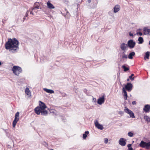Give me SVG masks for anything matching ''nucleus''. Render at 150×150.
Segmentation results:
<instances>
[{
	"label": "nucleus",
	"mask_w": 150,
	"mask_h": 150,
	"mask_svg": "<svg viewBox=\"0 0 150 150\" xmlns=\"http://www.w3.org/2000/svg\"><path fill=\"white\" fill-rule=\"evenodd\" d=\"M19 45L18 41L16 38H14L12 39H9L6 43L5 47L6 49L8 50L10 52L15 53L19 49Z\"/></svg>",
	"instance_id": "obj_1"
},
{
	"label": "nucleus",
	"mask_w": 150,
	"mask_h": 150,
	"mask_svg": "<svg viewBox=\"0 0 150 150\" xmlns=\"http://www.w3.org/2000/svg\"><path fill=\"white\" fill-rule=\"evenodd\" d=\"M39 106H38L35 108V112L37 115H39L40 114L42 115H46L48 112L45 109L47 108V106L45 104L40 101L39 102Z\"/></svg>",
	"instance_id": "obj_2"
},
{
	"label": "nucleus",
	"mask_w": 150,
	"mask_h": 150,
	"mask_svg": "<svg viewBox=\"0 0 150 150\" xmlns=\"http://www.w3.org/2000/svg\"><path fill=\"white\" fill-rule=\"evenodd\" d=\"M12 71L13 73L16 75L18 76L19 74L22 72V69L20 67L17 66H15L12 68Z\"/></svg>",
	"instance_id": "obj_3"
},
{
	"label": "nucleus",
	"mask_w": 150,
	"mask_h": 150,
	"mask_svg": "<svg viewBox=\"0 0 150 150\" xmlns=\"http://www.w3.org/2000/svg\"><path fill=\"white\" fill-rule=\"evenodd\" d=\"M19 112H17L15 114V118L13 122V126L14 128L15 127L17 122L19 120Z\"/></svg>",
	"instance_id": "obj_4"
},
{
	"label": "nucleus",
	"mask_w": 150,
	"mask_h": 150,
	"mask_svg": "<svg viewBox=\"0 0 150 150\" xmlns=\"http://www.w3.org/2000/svg\"><path fill=\"white\" fill-rule=\"evenodd\" d=\"M136 45V42L133 40H130L127 42V45L130 48H133Z\"/></svg>",
	"instance_id": "obj_5"
},
{
	"label": "nucleus",
	"mask_w": 150,
	"mask_h": 150,
	"mask_svg": "<svg viewBox=\"0 0 150 150\" xmlns=\"http://www.w3.org/2000/svg\"><path fill=\"white\" fill-rule=\"evenodd\" d=\"M125 89L129 92H130L132 90V85L130 83H128L125 86Z\"/></svg>",
	"instance_id": "obj_6"
},
{
	"label": "nucleus",
	"mask_w": 150,
	"mask_h": 150,
	"mask_svg": "<svg viewBox=\"0 0 150 150\" xmlns=\"http://www.w3.org/2000/svg\"><path fill=\"white\" fill-rule=\"evenodd\" d=\"M105 95L103 94L102 97H100L98 100L97 103L99 105H101L103 104L105 101Z\"/></svg>",
	"instance_id": "obj_7"
},
{
	"label": "nucleus",
	"mask_w": 150,
	"mask_h": 150,
	"mask_svg": "<svg viewBox=\"0 0 150 150\" xmlns=\"http://www.w3.org/2000/svg\"><path fill=\"white\" fill-rule=\"evenodd\" d=\"M95 125L96 127L99 129L100 130H103V126L100 124H99L97 120L95 121Z\"/></svg>",
	"instance_id": "obj_8"
},
{
	"label": "nucleus",
	"mask_w": 150,
	"mask_h": 150,
	"mask_svg": "<svg viewBox=\"0 0 150 150\" xmlns=\"http://www.w3.org/2000/svg\"><path fill=\"white\" fill-rule=\"evenodd\" d=\"M126 139L124 138H121L120 139L119 141V144L122 146H125L126 144Z\"/></svg>",
	"instance_id": "obj_9"
},
{
	"label": "nucleus",
	"mask_w": 150,
	"mask_h": 150,
	"mask_svg": "<svg viewBox=\"0 0 150 150\" xmlns=\"http://www.w3.org/2000/svg\"><path fill=\"white\" fill-rule=\"evenodd\" d=\"M143 110L146 113H148L150 112V105L149 104L146 105L143 108Z\"/></svg>",
	"instance_id": "obj_10"
},
{
	"label": "nucleus",
	"mask_w": 150,
	"mask_h": 150,
	"mask_svg": "<svg viewBox=\"0 0 150 150\" xmlns=\"http://www.w3.org/2000/svg\"><path fill=\"white\" fill-rule=\"evenodd\" d=\"M38 8L34 7L31 8L28 11H29V12L30 11V14L33 15L34 12L37 13L38 12Z\"/></svg>",
	"instance_id": "obj_11"
},
{
	"label": "nucleus",
	"mask_w": 150,
	"mask_h": 150,
	"mask_svg": "<svg viewBox=\"0 0 150 150\" xmlns=\"http://www.w3.org/2000/svg\"><path fill=\"white\" fill-rule=\"evenodd\" d=\"M128 47L127 44L123 43L120 45V47L122 50L125 51L127 50Z\"/></svg>",
	"instance_id": "obj_12"
},
{
	"label": "nucleus",
	"mask_w": 150,
	"mask_h": 150,
	"mask_svg": "<svg viewBox=\"0 0 150 150\" xmlns=\"http://www.w3.org/2000/svg\"><path fill=\"white\" fill-rule=\"evenodd\" d=\"M143 31L144 35H150V28L148 29L146 28H144Z\"/></svg>",
	"instance_id": "obj_13"
},
{
	"label": "nucleus",
	"mask_w": 150,
	"mask_h": 150,
	"mask_svg": "<svg viewBox=\"0 0 150 150\" xmlns=\"http://www.w3.org/2000/svg\"><path fill=\"white\" fill-rule=\"evenodd\" d=\"M120 7L119 5H117L115 6L114 8V12L116 13L118 12L120 10Z\"/></svg>",
	"instance_id": "obj_14"
},
{
	"label": "nucleus",
	"mask_w": 150,
	"mask_h": 150,
	"mask_svg": "<svg viewBox=\"0 0 150 150\" xmlns=\"http://www.w3.org/2000/svg\"><path fill=\"white\" fill-rule=\"evenodd\" d=\"M47 7L50 9H54L55 8L53 5L49 1L47 3Z\"/></svg>",
	"instance_id": "obj_15"
},
{
	"label": "nucleus",
	"mask_w": 150,
	"mask_h": 150,
	"mask_svg": "<svg viewBox=\"0 0 150 150\" xmlns=\"http://www.w3.org/2000/svg\"><path fill=\"white\" fill-rule=\"evenodd\" d=\"M146 142L142 141L140 143L139 146L141 147L146 148Z\"/></svg>",
	"instance_id": "obj_16"
},
{
	"label": "nucleus",
	"mask_w": 150,
	"mask_h": 150,
	"mask_svg": "<svg viewBox=\"0 0 150 150\" xmlns=\"http://www.w3.org/2000/svg\"><path fill=\"white\" fill-rule=\"evenodd\" d=\"M25 93L27 94L28 97H31V92L28 88H26L25 90Z\"/></svg>",
	"instance_id": "obj_17"
},
{
	"label": "nucleus",
	"mask_w": 150,
	"mask_h": 150,
	"mask_svg": "<svg viewBox=\"0 0 150 150\" xmlns=\"http://www.w3.org/2000/svg\"><path fill=\"white\" fill-rule=\"evenodd\" d=\"M43 90L46 92L50 94L53 93H54V91L53 90L51 89H48L46 88H44Z\"/></svg>",
	"instance_id": "obj_18"
},
{
	"label": "nucleus",
	"mask_w": 150,
	"mask_h": 150,
	"mask_svg": "<svg viewBox=\"0 0 150 150\" xmlns=\"http://www.w3.org/2000/svg\"><path fill=\"white\" fill-rule=\"evenodd\" d=\"M135 55V53L134 52H132L130 53L128 56L129 59H133V57Z\"/></svg>",
	"instance_id": "obj_19"
},
{
	"label": "nucleus",
	"mask_w": 150,
	"mask_h": 150,
	"mask_svg": "<svg viewBox=\"0 0 150 150\" xmlns=\"http://www.w3.org/2000/svg\"><path fill=\"white\" fill-rule=\"evenodd\" d=\"M122 91H123V92L124 93V96H125L124 97V98L125 100H126L127 99V93L126 91L125 90V88L124 87L123 88H122Z\"/></svg>",
	"instance_id": "obj_20"
},
{
	"label": "nucleus",
	"mask_w": 150,
	"mask_h": 150,
	"mask_svg": "<svg viewBox=\"0 0 150 150\" xmlns=\"http://www.w3.org/2000/svg\"><path fill=\"white\" fill-rule=\"evenodd\" d=\"M144 119L148 122H150V117L147 115L144 116Z\"/></svg>",
	"instance_id": "obj_21"
},
{
	"label": "nucleus",
	"mask_w": 150,
	"mask_h": 150,
	"mask_svg": "<svg viewBox=\"0 0 150 150\" xmlns=\"http://www.w3.org/2000/svg\"><path fill=\"white\" fill-rule=\"evenodd\" d=\"M89 133V132L88 131H86L85 133L83 134V139H86L87 137V134H88Z\"/></svg>",
	"instance_id": "obj_22"
},
{
	"label": "nucleus",
	"mask_w": 150,
	"mask_h": 150,
	"mask_svg": "<svg viewBox=\"0 0 150 150\" xmlns=\"http://www.w3.org/2000/svg\"><path fill=\"white\" fill-rule=\"evenodd\" d=\"M40 4L39 3L35 2L34 4V8H35L38 9L39 8Z\"/></svg>",
	"instance_id": "obj_23"
},
{
	"label": "nucleus",
	"mask_w": 150,
	"mask_h": 150,
	"mask_svg": "<svg viewBox=\"0 0 150 150\" xmlns=\"http://www.w3.org/2000/svg\"><path fill=\"white\" fill-rule=\"evenodd\" d=\"M150 52H146L145 53V56L144 57V59H145L146 58H147L148 59L149 58V57L150 55Z\"/></svg>",
	"instance_id": "obj_24"
},
{
	"label": "nucleus",
	"mask_w": 150,
	"mask_h": 150,
	"mask_svg": "<svg viewBox=\"0 0 150 150\" xmlns=\"http://www.w3.org/2000/svg\"><path fill=\"white\" fill-rule=\"evenodd\" d=\"M138 41L139 42V44H142L144 41L142 37H139L138 39Z\"/></svg>",
	"instance_id": "obj_25"
},
{
	"label": "nucleus",
	"mask_w": 150,
	"mask_h": 150,
	"mask_svg": "<svg viewBox=\"0 0 150 150\" xmlns=\"http://www.w3.org/2000/svg\"><path fill=\"white\" fill-rule=\"evenodd\" d=\"M124 111L126 113L128 114L129 113L132 111L129 109L127 108L126 107H125V109H124Z\"/></svg>",
	"instance_id": "obj_26"
},
{
	"label": "nucleus",
	"mask_w": 150,
	"mask_h": 150,
	"mask_svg": "<svg viewBox=\"0 0 150 150\" xmlns=\"http://www.w3.org/2000/svg\"><path fill=\"white\" fill-rule=\"evenodd\" d=\"M122 67L124 69V71L126 72L129 70L128 68L126 67L125 65H123L122 66Z\"/></svg>",
	"instance_id": "obj_27"
},
{
	"label": "nucleus",
	"mask_w": 150,
	"mask_h": 150,
	"mask_svg": "<svg viewBox=\"0 0 150 150\" xmlns=\"http://www.w3.org/2000/svg\"><path fill=\"white\" fill-rule=\"evenodd\" d=\"M129 115L130 117H132V118H134L135 117L134 113L132 111L129 113Z\"/></svg>",
	"instance_id": "obj_28"
},
{
	"label": "nucleus",
	"mask_w": 150,
	"mask_h": 150,
	"mask_svg": "<svg viewBox=\"0 0 150 150\" xmlns=\"http://www.w3.org/2000/svg\"><path fill=\"white\" fill-rule=\"evenodd\" d=\"M150 148V141L148 142H146V149Z\"/></svg>",
	"instance_id": "obj_29"
},
{
	"label": "nucleus",
	"mask_w": 150,
	"mask_h": 150,
	"mask_svg": "<svg viewBox=\"0 0 150 150\" xmlns=\"http://www.w3.org/2000/svg\"><path fill=\"white\" fill-rule=\"evenodd\" d=\"M122 57L123 59V58H125V59L127 58V55L126 54H125L124 52L122 53Z\"/></svg>",
	"instance_id": "obj_30"
},
{
	"label": "nucleus",
	"mask_w": 150,
	"mask_h": 150,
	"mask_svg": "<svg viewBox=\"0 0 150 150\" xmlns=\"http://www.w3.org/2000/svg\"><path fill=\"white\" fill-rule=\"evenodd\" d=\"M28 12H29V11H27V13L25 14V17L23 18V22H24L25 21V19H26L25 17L28 16Z\"/></svg>",
	"instance_id": "obj_31"
},
{
	"label": "nucleus",
	"mask_w": 150,
	"mask_h": 150,
	"mask_svg": "<svg viewBox=\"0 0 150 150\" xmlns=\"http://www.w3.org/2000/svg\"><path fill=\"white\" fill-rule=\"evenodd\" d=\"M128 136L130 137H132L133 136V134L131 132H129L127 134Z\"/></svg>",
	"instance_id": "obj_32"
},
{
	"label": "nucleus",
	"mask_w": 150,
	"mask_h": 150,
	"mask_svg": "<svg viewBox=\"0 0 150 150\" xmlns=\"http://www.w3.org/2000/svg\"><path fill=\"white\" fill-rule=\"evenodd\" d=\"M134 74H131V75L129 77V78L132 80L133 81L134 80V77L132 78V77L133 76Z\"/></svg>",
	"instance_id": "obj_33"
},
{
	"label": "nucleus",
	"mask_w": 150,
	"mask_h": 150,
	"mask_svg": "<svg viewBox=\"0 0 150 150\" xmlns=\"http://www.w3.org/2000/svg\"><path fill=\"white\" fill-rule=\"evenodd\" d=\"M105 143V144H107L108 142V139L107 138H105L104 139Z\"/></svg>",
	"instance_id": "obj_34"
},
{
	"label": "nucleus",
	"mask_w": 150,
	"mask_h": 150,
	"mask_svg": "<svg viewBox=\"0 0 150 150\" xmlns=\"http://www.w3.org/2000/svg\"><path fill=\"white\" fill-rule=\"evenodd\" d=\"M137 34L140 36H142V33L141 32H137Z\"/></svg>",
	"instance_id": "obj_35"
},
{
	"label": "nucleus",
	"mask_w": 150,
	"mask_h": 150,
	"mask_svg": "<svg viewBox=\"0 0 150 150\" xmlns=\"http://www.w3.org/2000/svg\"><path fill=\"white\" fill-rule=\"evenodd\" d=\"M132 104L133 105H136V102L135 101H133L132 102Z\"/></svg>",
	"instance_id": "obj_36"
},
{
	"label": "nucleus",
	"mask_w": 150,
	"mask_h": 150,
	"mask_svg": "<svg viewBox=\"0 0 150 150\" xmlns=\"http://www.w3.org/2000/svg\"><path fill=\"white\" fill-rule=\"evenodd\" d=\"M119 113L120 114H123V112L122 111H120L119 112Z\"/></svg>",
	"instance_id": "obj_37"
},
{
	"label": "nucleus",
	"mask_w": 150,
	"mask_h": 150,
	"mask_svg": "<svg viewBox=\"0 0 150 150\" xmlns=\"http://www.w3.org/2000/svg\"><path fill=\"white\" fill-rule=\"evenodd\" d=\"M132 146V144H128V145H127V147L129 148V147H130L131 146Z\"/></svg>",
	"instance_id": "obj_38"
},
{
	"label": "nucleus",
	"mask_w": 150,
	"mask_h": 150,
	"mask_svg": "<svg viewBox=\"0 0 150 150\" xmlns=\"http://www.w3.org/2000/svg\"><path fill=\"white\" fill-rule=\"evenodd\" d=\"M129 36H133V34L130 33H129Z\"/></svg>",
	"instance_id": "obj_39"
},
{
	"label": "nucleus",
	"mask_w": 150,
	"mask_h": 150,
	"mask_svg": "<svg viewBox=\"0 0 150 150\" xmlns=\"http://www.w3.org/2000/svg\"><path fill=\"white\" fill-rule=\"evenodd\" d=\"M128 150H132L133 148L132 147H129L128 149Z\"/></svg>",
	"instance_id": "obj_40"
},
{
	"label": "nucleus",
	"mask_w": 150,
	"mask_h": 150,
	"mask_svg": "<svg viewBox=\"0 0 150 150\" xmlns=\"http://www.w3.org/2000/svg\"><path fill=\"white\" fill-rule=\"evenodd\" d=\"M88 3H90L91 2V0H88Z\"/></svg>",
	"instance_id": "obj_41"
},
{
	"label": "nucleus",
	"mask_w": 150,
	"mask_h": 150,
	"mask_svg": "<svg viewBox=\"0 0 150 150\" xmlns=\"http://www.w3.org/2000/svg\"><path fill=\"white\" fill-rule=\"evenodd\" d=\"M129 81V79H127V81Z\"/></svg>",
	"instance_id": "obj_42"
},
{
	"label": "nucleus",
	"mask_w": 150,
	"mask_h": 150,
	"mask_svg": "<svg viewBox=\"0 0 150 150\" xmlns=\"http://www.w3.org/2000/svg\"><path fill=\"white\" fill-rule=\"evenodd\" d=\"M66 12L67 13H69L68 11H67L66 10Z\"/></svg>",
	"instance_id": "obj_43"
},
{
	"label": "nucleus",
	"mask_w": 150,
	"mask_h": 150,
	"mask_svg": "<svg viewBox=\"0 0 150 150\" xmlns=\"http://www.w3.org/2000/svg\"><path fill=\"white\" fill-rule=\"evenodd\" d=\"M93 100H95V101H96V98H93Z\"/></svg>",
	"instance_id": "obj_44"
},
{
	"label": "nucleus",
	"mask_w": 150,
	"mask_h": 150,
	"mask_svg": "<svg viewBox=\"0 0 150 150\" xmlns=\"http://www.w3.org/2000/svg\"><path fill=\"white\" fill-rule=\"evenodd\" d=\"M93 100H95V101H96V98H93Z\"/></svg>",
	"instance_id": "obj_45"
},
{
	"label": "nucleus",
	"mask_w": 150,
	"mask_h": 150,
	"mask_svg": "<svg viewBox=\"0 0 150 150\" xmlns=\"http://www.w3.org/2000/svg\"><path fill=\"white\" fill-rule=\"evenodd\" d=\"M1 62L0 61V65H1Z\"/></svg>",
	"instance_id": "obj_46"
},
{
	"label": "nucleus",
	"mask_w": 150,
	"mask_h": 150,
	"mask_svg": "<svg viewBox=\"0 0 150 150\" xmlns=\"http://www.w3.org/2000/svg\"><path fill=\"white\" fill-rule=\"evenodd\" d=\"M141 30V29H138V30H137V31H138L139 30Z\"/></svg>",
	"instance_id": "obj_47"
},
{
	"label": "nucleus",
	"mask_w": 150,
	"mask_h": 150,
	"mask_svg": "<svg viewBox=\"0 0 150 150\" xmlns=\"http://www.w3.org/2000/svg\"><path fill=\"white\" fill-rule=\"evenodd\" d=\"M85 91H87V90H86V89H85Z\"/></svg>",
	"instance_id": "obj_48"
},
{
	"label": "nucleus",
	"mask_w": 150,
	"mask_h": 150,
	"mask_svg": "<svg viewBox=\"0 0 150 150\" xmlns=\"http://www.w3.org/2000/svg\"><path fill=\"white\" fill-rule=\"evenodd\" d=\"M149 44L150 45V41L149 42Z\"/></svg>",
	"instance_id": "obj_49"
},
{
	"label": "nucleus",
	"mask_w": 150,
	"mask_h": 150,
	"mask_svg": "<svg viewBox=\"0 0 150 150\" xmlns=\"http://www.w3.org/2000/svg\"><path fill=\"white\" fill-rule=\"evenodd\" d=\"M140 150H142V149H140Z\"/></svg>",
	"instance_id": "obj_50"
}]
</instances>
